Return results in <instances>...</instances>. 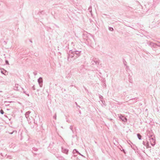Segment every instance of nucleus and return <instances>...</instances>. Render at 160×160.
<instances>
[{
	"label": "nucleus",
	"mask_w": 160,
	"mask_h": 160,
	"mask_svg": "<svg viewBox=\"0 0 160 160\" xmlns=\"http://www.w3.org/2000/svg\"><path fill=\"white\" fill-rule=\"evenodd\" d=\"M88 10L89 12H92V8L91 7H89L88 9Z\"/></svg>",
	"instance_id": "nucleus-10"
},
{
	"label": "nucleus",
	"mask_w": 160,
	"mask_h": 160,
	"mask_svg": "<svg viewBox=\"0 0 160 160\" xmlns=\"http://www.w3.org/2000/svg\"><path fill=\"white\" fill-rule=\"evenodd\" d=\"M5 62H6V63L7 64L9 65V63L8 62L7 60H6L5 61Z\"/></svg>",
	"instance_id": "nucleus-14"
},
{
	"label": "nucleus",
	"mask_w": 160,
	"mask_h": 160,
	"mask_svg": "<svg viewBox=\"0 0 160 160\" xmlns=\"http://www.w3.org/2000/svg\"><path fill=\"white\" fill-rule=\"evenodd\" d=\"M0 112L2 114H3L4 113V112L2 110H1L0 111Z\"/></svg>",
	"instance_id": "nucleus-13"
},
{
	"label": "nucleus",
	"mask_w": 160,
	"mask_h": 160,
	"mask_svg": "<svg viewBox=\"0 0 160 160\" xmlns=\"http://www.w3.org/2000/svg\"><path fill=\"white\" fill-rule=\"evenodd\" d=\"M13 132H10V133H10V134H12V133H13Z\"/></svg>",
	"instance_id": "nucleus-21"
},
{
	"label": "nucleus",
	"mask_w": 160,
	"mask_h": 160,
	"mask_svg": "<svg viewBox=\"0 0 160 160\" xmlns=\"http://www.w3.org/2000/svg\"><path fill=\"white\" fill-rule=\"evenodd\" d=\"M38 82L39 83H42V78L41 77L40 78L38 79Z\"/></svg>",
	"instance_id": "nucleus-8"
},
{
	"label": "nucleus",
	"mask_w": 160,
	"mask_h": 160,
	"mask_svg": "<svg viewBox=\"0 0 160 160\" xmlns=\"http://www.w3.org/2000/svg\"><path fill=\"white\" fill-rule=\"evenodd\" d=\"M62 152L63 153H64L66 154H67L68 153V150L67 149L64 148L62 147Z\"/></svg>",
	"instance_id": "nucleus-5"
},
{
	"label": "nucleus",
	"mask_w": 160,
	"mask_h": 160,
	"mask_svg": "<svg viewBox=\"0 0 160 160\" xmlns=\"http://www.w3.org/2000/svg\"><path fill=\"white\" fill-rule=\"evenodd\" d=\"M31 113V112L29 111H28L25 114V117H26V118L28 119V118L29 117V114H30V113Z\"/></svg>",
	"instance_id": "nucleus-7"
},
{
	"label": "nucleus",
	"mask_w": 160,
	"mask_h": 160,
	"mask_svg": "<svg viewBox=\"0 0 160 160\" xmlns=\"http://www.w3.org/2000/svg\"><path fill=\"white\" fill-rule=\"evenodd\" d=\"M148 144V142H147V144Z\"/></svg>",
	"instance_id": "nucleus-23"
},
{
	"label": "nucleus",
	"mask_w": 160,
	"mask_h": 160,
	"mask_svg": "<svg viewBox=\"0 0 160 160\" xmlns=\"http://www.w3.org/2000/svg\"><path fill=\"white\" fill-rule=\"evenodd\" d=\"M99 97V98H103V96H101V95H100Z\"/></svg>",
	"instance_id": "nucleus-17"
},
{
	"label": "nucleus",
	"mask_w": 160,
	"mask_h": 160,
	"mask_svg": "<svg viewBox=\"0 0 160 160\" xmlns=\"http://www.w3.org/2000/svg\"><path fill=\"white\" fill-rule=\"evenodd\" d=\"M23 93H24L26 94H27L28 96H29V94H26V92L25 91H24L23 92Z\"/></svg>",
	"instance_id": "nucleus-18"
},
{
	"label": "nucleus",
	"mask_w": 160,
	"mask_h": 160,
	"mask_svg": "<svg viewBox=\"0 0 160 160\" xmlns=\"http://www.w3.org/2000/svg\"><path fill=\"white\" fill-rule=\"evenodd\" d=\"M137 136L138 137V138L139 139V140H141V137H142V136H141L140 134L139 133H138L137 134Z\"/></svg>",
	"instance_id": "nucleus-9"
},
{
	"label": "nucleus",
	"mask_w": 160,
	"mask_h": 160,
	"mask_svg": "<svg viewBox=\"0 0 160 160\" xmlns=\"http://www.w3.org/2000/svg\"><path fill=\"white\" fill-rule=\"evenodd\" d=\"M101 102H102V99H101Z\"/></svg>",
	"instance_id": "nucleus-22"
},
{
	"label": "nucleus",
	"mask_w": 160,
	"mask_h": 160,
	"mask_svg": "<svg viewBox=\"0 0 160 160\" xmlns=\"http://www.w3.org/2000/svg\"><path fill=\"white\" fill-rule=\"evenodd\" d=\"M143 144L144 145H145V142L144 141L143 142Z\"/></svg>",
	"instance_id": "nucleus-20"
},
{
	"label": "nucleus",
	"mask_w": 160,
	"mask_h": 160,
	"mask_svg": "<svg viewBox=\"0 0 160 160\" xmlns=\"http://www.w3.org/2000/svg\"><path fill=\"white\" fill-rule=\"evenodd\" d=\"M149 140L150 143L152 146H153L155 145V139L153 138H150Z\"/></svg>",
	"instance_id": "nucleus-3"
},
{
	"label": "nucleus",
	"mask_w": 160,
	"mask_h": 160,
	"mask_svg": "<svg viewBox=\"0 0 160 160\" xmlns=\"http://www.w3.org/2000/svg\"><path fill=\"white\" fill-rule=\"evenodd\" d=\"M2 69L3 70V71H2V70H1V73L3 74H4L5 75H7L8 74V72H7V71L5 70L4 69Z\"/></svg>",
	"instance_id": "nucleus-6"
},
{
	"label": "nucleus",
	"mask_w": 160,
	"mask_h": 160,
	"mask_svg": "<svg viewBox=\"0 0 160 160\" xmlns=\"http://www.w3.org/2000/svg\"><path fill=\"white\" fill-rule=\"evenodd\" d=\"M20 87H19L18 84H16L14 87V89L16 91H19Z\"/></svg>",
	"instance_id": "nucleus-4"
},
{
	"label": "nucleus",
	"mask_w": 160,
	"mask_h": 160,
	"mask_svg": "<svg viewBox=\"0 0 160 160\" xmlns=\"http://www.w3.org/2000/svg\"><path fill=\"white\" fill-rule=\"evenodd\" d=\"M53 118L55 119H56L57 115H56V113H55V115L53 116Z\"/></svg>",
	"instance_id": "nucleus-12"
},
{
	"label": "nucleus",
	"mask_w": 160,
	"mask_h": 160,
	"mask_svg": "<svg viewBox=\"0 0 160 160\" xmlns=\"http://www.w3.org/2000/svg\"><path fill=\"white\" fill-rule=\"evenodd\" d=\"M73 152L74 153L77 152L78 153V154H80V153L79 152H78L76 149H75L73 151Z\"/></svg>",
	"instance_id": "nucleus-11"
},
{
	"label": "nucleus",
	"mask_w": 160,
	"mask_h": 160,
	"mask_svg": "<svg viewBox=\"0 0 160 160\" xmlns=\"http://www.w3.org/2000/svg\"><path fill=\"white\" fill-rule=\"evenodd\" d=\"M73 55H72V54H70L69 55V56L68 57V61H71V59L70 60H69L70 58H72L74 57H76L77 56H79L80 52L79 51H74V52H73Z\"/></svg>",
	"instance_id": "nucleus-1"
},
{
	"label": "nucleus",
	"mask_w": 160,
	"mask_h": 160,
	"mask_svg": "<svg viewBox=\"0 0 160 160\" xmlns=\"http://www.w3.org/2000/svg\"><path fill=\"white\" fill-rule=\"evenodd\" d=\"M109 30H110V31H113V28H109Z\"/></svg>",
	"instance_id": "nucleus-15"
},
{
	"label": "nucleus",
	"mask_w": 160,
	"mask_h": 160,
	"mask_svg": "<svg viewBox=\"0 0 160 160\" xmlns=\"http://www.w3.org/2000/svg\"><path fill=\"white\" fill-rule=\"evenodd\" d=\"M80 155L81 156H82V155H81V154H80Z\"/></svg>",
	"instance_id": "nucleus-24"
},
{
	"label": "nucleus",
	"mask_w": 160,
	"mask_h": 160,
	"mask_svg": "<svg viewBox=\"0 0 160 160\" xmlns=\"http://www.w3.org/2000/svg\"><path fill=\"white\" fill-rule=\"evenodd\" d=\"M96 62V64H99V62L98 61H97L96 62Z\"/></svg>",
	"instance_id": "nucleus-19"
},
{
	"label": "nucleus",
	"mask_w": 160,
	"mask_h": 160,
	"mask_svg": "<svg viewBox=\"0 0 160 160\" xmlns=\"http://www.w3.org/2000/svg\"><path fill=\"white\" fill-rule=\"evenodd\" d=\"M119 115V118L123 122H126L127 121V119L124 116H122L121 114L118 115Z\"/></svg>",
	"instance_id": "nucleus-2"
},
{
	"label": "nucleus",
	"mask_w": 160,
	"mask_h": 160,
	"mask_svg": "<svg viewBox=\"0 0 160 160\" xmlns=\"http://www.w3.org/2000/svg\"><path fill=\"white\" fill-rule=\"evenodd\" d=\"M39 86H40V87H42V83H39Z\"/></svg>",
	"instance_id": "nucleus-16"
}]
</instances>
